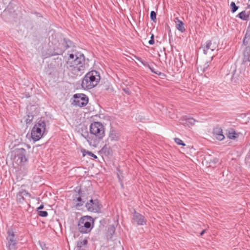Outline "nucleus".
<instances>
[{"label":"nucleus","instance_id":"obj_1","mask_svg":"<svg viewBox=\"0 0 250 250\" xmlns=\"http://www.w3.org/2000/svg\"><path fill=\"white\" fill-rule=\"evenodd\" d=\"M88 64L85 62L83 54L80 53L69 54L66 67L72 77L81 76L88 68Z\"/></svg>","mask_w":250,"mask_h":250},{"label":"nucleus","instance_id":"obj_2","mask_svg":"<svg viewBox=\"0 0 250 250\" xmlns=\"http://www.w3.org/2000/svg\"><path fill=\"white\" fill-rule=\"evenodd\" d=\"M101 77L99 73L95 70L89 71L84 76L82 83V86L84 89H90L99 83Z\"/></svg>","mask_w":250,"mask_h":250},{"label":"nucleus","instance_id":"obj_3","mask_svg":"<svg viewBox=\"0 0 250 250\" xmlns=\"http://www.w3.org/2000/svg\"><path fill=\"white\" fill-rule=\"evenodd\" d=\"M93 226V220L90 216H83L81 217L78 223V229L82 233H89Z\"/></svg>","mask_w":250,"mask_h":250},{"label":"nucleus","instance_id":"obj_4","mask_svg":"<svg viewBox=\"0 0 250 250\" xmlns=\"http://www.w3.org/2000/svg\"><path fill=\"white\" fill-rule=\"evenodd\" d=\"M46 131V123L44 121L40 120L34 125L31 130V135L35 142L39 141Z\"/></svg>","mask_w":250,"mask_h":250},{"label":"nucleus","instance_id":"obj_5","mask_svg":"<svg viewBox=\"0 0 250 250\" xmlns=\"http://www.w3.org/2000/svg\"><path fill=\"white\" fill-rule=\"evenodd\" d=\"M26 151L23 148H16L12 152L13 161L18 165H21L27 161L26 156Z\"/></svg>","mask_w":250,"mask_h":250},{"label":"nucleus","instance_id":"obj_6","mask_svg":"<svg viewBox=\"0 0 250 250\" xmlns=\"http://www.w3.org/2000/svg\"><path fill=\"white\" fill-rule=\"evenodd\" d=\"M90 132L98 139H102L104 136V127L102 124L98 122L92 123L90 126Z\"/></svg>","mask_w":250,"mask_h":250},{"label":"nucleus","instance_id":"obj_7","mask_svg":"<svg viewBox=\"0 0 250 250\" xmlns=\"http://www.w3.org/2000/svg\"><path fill=\"white\" fill-rule=\"evenodd\" d=\"M6 247L8 250H16L18 241L15 237V233L12 229H8L7 231Z\"/></svg>","mask_w":250,"mask_h":250},{"label":"nucleus","instance_id":"obj_8","mask_svg":"<svg viewBox=\"0 0 250 250\" xmlns=\"http://www.w3.org/2000/svg\"><path fill=\"white\" fill-rule=\"evenodd\" d=\"M217 47L218 45L217 43L212 42L210 40L207 41L206 43L201 46L204 53L206 55H211V53L215 50H218Z\"/></svg>","mask_w":250,"mask_h":250},{"label":"nucleus","instance_id":"obj_9","mask_svg":"<svg viewBox=\"0 0 250 250\" xmlns=\"http://www.w3.org/2000/svg\"><path fill=\"white\" fill-rule=\"evenodd\" d=\"M85 207L88 211L94 212H98L101 209L100 204L97 199H91L86 204Z\"/></svg>","mask_w":250,"mask_h":250},{"label":"nucleus","instance_id":"obj_10","mask_svg":"<svg viewBox=\"0 0 250 250\" xmlns=\"http://www.w3.org/2000/svg\"><path fill=\"white\" fill-rule=\"evenodd\" d=\"M74 97L75 99L74 103L77 106L83 107L85 106L88 103V97L84 94H75Z\"/></svg>","mask_w":250,"mask_h":250},{"label":"nucleus","instance_id":"obj_11","mask_svg":"<svg viewBox=\"0 0 250 250\" xmlns=\"http://www.w3.org/2000/svg\"><path fill=\"white\" fill-rule=\"evenodd\" d=\"M132 222L138 225H144L146 222V219L144 216L134 211L132 214Z\"/></svg>","mask_w":250,"mask_h":250},{"label":"nucleus","instance_id":"obj_12","mask_svg":"<svg viewBox=\"0 0 250 250\" xmlns=\"http://www.w3.org/2000/svg\"><path fill=\"white\" fill-rule=\"evenodd\" d=\"M213 133L214 136L220 141L223 140L225 136L223 134V130L220 127L217 126L213 129Z\"/></svg>","mask_w":250,"mask_h":250},{"label":"nucleus","instance_id":"obj_13","mask_svg":"<svg viewBox=\"0 0 250 250\" xmlns=\"http://www.w3.org/2000/svg\"><path fill=\"white\" fill-rule=\"evenodd\" d=\"M174 21L175 22L176 27L177 30L182 33L185 31L186 29L184 26V23L182 21L180 20L178 18H175Z\"/></svg>","mask_w":250,"mask_h":250},{"label":"nucleus","instance_id":"obj_14","mask_svg":"<svg viewBox=\"0 0 250 250\" xmlns=\"http://www.w3.org/2000/svg\"><path fill=\"white\" fill-rule=\"evenodd\" d=\"M243 62H250V47L247 46L243 52Z\"/></svg>","mask_w":250,"mask_h":250},{"label":"nucleus","instance_id":"obj_15","mask_svg":"<svg viewBox=\"0 0 250 250\" xmlns=\"http://www.w3.org/2000/svg\"><path fill=\"white\" fill-rule=\"evenodd\" d=\"M81 191L80 190L79 191L78 194H76L75 196H73V201L75 202H79L78 203L76 204V206L77 207H79L82 206H83V202H82V200L81 198Z\"/></svg>","mask_w":250,"mask_h":250},{"label":"nucleus","instance_id":"obj_16","mask_svg":"<svg viewBox=\"0 0 250 250\" xmlns=\"http://www.w3.org/2000/svg\"><path fill=\"white\" fill-rule=\"evenodd\" d=\"M142 63L145 66L148 67L151 72L154 73L158 75L159 76H164V74L163 73H161V72L159 71H156L155 70L154 68L153 67H151L147 62H142Z\"/></svg>","mask_w":250,"mask_h":250},{"label":"nucleus","instance_id":"obj_17","mask_svg":"<svg viewBox=\"0 0 250 250\" xmlns=\"http://www.w3.org/2000/svg\"><path fill=\"white\" fill-rule=\"evenodd\" d=\"M238 17L241 20L244 21H248L249 19V15L247 14L245 11H242L238 15Z\"/></svg>","mask_w":250,"mask_h":250},{"label":"nucleus","instance_id":"obj_18","mask_svg":"<svg viewBox=\"0 0 250 250\" xmlns=\"http://www.w3.org/2000/svg\"><path fill=\"white\" fill-rule=\"evenodd\" d=\"M87 244V240L84 239L83 240H80L77 243V247L80 250H81L83 246L86 245Z\"/></svg>","mask_w":250,"mask_h":250},{"label":"nucleus","instance_id":"obj_19","mask_svg":"<svg viewBox=\"0 0 250 250\" xmlns=\"http://www.w3.org/2000/svg\"><path fill=\"white\" fill-rule=\"evenodd\" d=\"M109 139L111 141L117 140L118 139V136L116 135L114 130H111L109 135Z\"/></svg>","mask_w":250,"mask_h":250},{"label":"nucleus","instance_id":"obj_20","mask_svg":"<svg viewBox=\"0 0 250 250\" xmlns=\"http://www.w3.org/2000/svg\"><path fill=\"white\" fill-rule=\"evenodd\" d=\"M231 10L232 13L235 12L238 9V6H236L234 2H231L230 3Z\"/></svg>","mask_w":250,"mask_h":250},{"label":"nucleus","instance_id":"obj_21","mask_svg":"<svg viewBox=\"0 0 250 250\" xmlns=\"http://www.w3.org/2000/svg\"><path fill=\"white\" fill-rule=\"evenodd\" d=\"M17 200L20 202H22L24 200V196L22 195L20 191L17 195Z\"/></svg>","mask_w":250,"mask_h":250},{"label":"nucleus","instance_id":"obj_22","mask_svg":"<svg viewBox=\"0 0 250 250\" xmlns=\"http://www.w3.org/2000/svg\"><path fill=\"white\" fill-rule=\"evenodd\" d=\"M175 142L178 145H181L183 146H185L186 145L184 143L183 141L178 138H174Z\"/></svg>","mask_w":250,"mask_h":250},{"label":"nucleus","instance_id":"obj_23","mask_svg":"<svg viewBox=\"0 0 250 250\" xmlns=\"http://www.w3.org/2000/svg\"><path fill=\"white\" fill-rule=\"evenodd\" d=\"M150 19L153 21H155L156 20V14L155 11H152L150 12Z\"/></svg>","mask_w":250,"mask_h":250},{"label":"nucleus","instance_id":"obj_24","mask_svg":"<svg viewBox=\"0 0 250 250\" xmlns=\"http://www.w3.org/2000/svg\"><path fill=\"white\" fill-rule=\"evenodd\" d=\"M38 214L42 217H46L48 215V213L46 211H39Z\"/></svg>","mask_w":250,"mask_h":250},{"label":"nucleus","instance_id":"obj_25","mask_svg":"<svg viewBox=\"0 0 250 250\" xmlns=\"http://www.w3.org/2000/svg\"><path fill=\"white\" fill-rule=\"evenodd\" d=\"M195 122V120L193 118H188L187 120V123H188L190 125H194Z\"/></svg>","mask_w":250,"mask_h":250},{"label":"nucleus","instance_id":"obj_26","mask_svg":"<svg viewBox=\"0 0 250 250\" xmlns=\"http://www.w3.org/2000/svg\"><path fill=\"white\" fill-rule=\"evenodd\" d=\"M64 42L65 43V47H66V48L70 47V46L71 44V42L69 40H67L65 39H64Z\"/></svg>","mask_w":250,"mask_h":250},{"label":"nucleus","instance_id":"obj_27","mask_svg":"<svg viewBox=\"0 0 250 250\" xmlns=\"http://www.w3.org/2000/svg\"><path fill=\"white\" fill-rule=\"evenodd\" d=\"M20 191L23 196H29V193H28L26 190L24 189H21V190H20Z\"/></svg>","mask_w":250,"mask_h":250},{"label":"nucleus","instance_id":"obj_28","mask_svg":"<svg viewBox=\"0 0 250 250\" xmlns=\"http://www.w3.org/2000/svg\"><path fill=\"white\" fill-rule=\"evenodd\" d=\"M33 116H29V115H28V118L26 119V124H29L33 120Z\"/></svg>","mask_w":250,"mask_h":250},{"label":"nucleus","instance_id":"obj_29","mask_svg":"<svg viewBox=\"0 0 250 250\" xmlns=\"http://www.w3.org/2000/svg\"><path fill=\"white\" fill-rule=\"evenodd\" d=\"M83 136L87 140L89 144H91V140L88 134H87L86 136L83 135Z\"/></svg>","mask_w":250,"mask_h":250},{"label":"nucleus","instance_id":"obj_30","mask_svg":"<svg viewBox=\"0 0 250 250\" xmlns=\"http://www.w3.org/2000/svg\"><path fill=\"white\" fill-rule=\"evenodd\" d=\"M209 66V63L208 62H207L206 63H205L203 68V71L205 72L206 71H207Z\"/></svg>","mask_w":250,"mask_h":250},{"label":"nucleus","instance_id":"obj_31","mask_svg":"<svg viewBox=\"0 0 250 250\" xmlns=\"http://www.w3.org/2000/svg\"><path fill=\"white\" fill-rule=\"evenodd\" d=\"M86 153L87 154H88L89 156L94 158H97V157L96 155H95L94 154H93L92 152H90V151H87L86 152Z\"/></svg>","mask_w":250,"mask_h":250},{"label":"nucleus","instance_id":"obj_32","mask_svg":"<svg viewBox=\"0 0 250 250\" xmlns=\"http://www.w3.org/2000/svg\"><path fill=\"white\" fill-rule=\"evenodd\" d=\"M247 36H248V33H246V35H245V38H244V39L243 40V43L244 44H245V45H246V44H247L248 42V41H247V39L248 38Z\"/></svg>","mask_w":250,"mask_h":250},{"label":"nucleus","instance_id":"obj_33","mask_svg":"<svg viewBox=\"0 0 250 250\" xmlns=\"http://www.w3.org/2000/svg\"><path fill=\"white\" fill-rule=\"evenodd\" d=\"M148 43L150 45H152L154 43V40H153L152 39H150V40L149 41Z\"/></svg>","mask_w":250,"mask_h":250},{"label":"nucleus","instance_id":"obj_34","mask_svg":"<svg viewBox=\"0 0 250 250\" xmlns=\"http://www.w3.org/2000/svg\"><path fill=\"white\" fill-rule=\"evenodd\" d=\"M43 205H41L38 208V210H40V209H42L43 208Z\"/></svg>","mask_w":250,"mask_h":250},{"label":"nucleus","instance_id":"obj_35","mask_svg":"<svg viewBox=\"0 0 250 250\" xmlns=\"http://www.w3.org/2000/svg\"><path fill=\"white\" fill-rule=\"evenodd\" d=\"M206 229H204L203 230H202L201 231V232L200 233V236H202L205 233V232H206Z\"/></svg>","mask_w":250,"mask_h":250},{"label":"nucleus","instance_id":"obj_36","mask_svg":"<svg viewBox=\"0 0 250 250\" xmlns=\"http://www.w3.org/2000/svg\"><path fill=\"white\" fill-rule=\"evenodd\" d=\"M124 90H125V91L126 93H127L128 94H129V92H128L129 90H128V89H124Z\"/></svg>","mask_w":250,"mask_h":250},{"label":"nucleus","instance_id":"obj_37","mask_svg":"<svg viewBox=\"0 0 250 250\" xmlns=\"http://www.w3.org/2000/svg\"><path fill=\"white\" fill-rule=\"evenodd\" d=\"M62 53V51H60V53H55V54H53V55H59V54H60Z\"/></svg>","mask_w":250,"mask_h":250},{"label":"nucleus","instance_id":"obj_38","mask_svg":"<svg viewBox=\"0 0 250 250\" xmlns=\"http://www.w3.org/2000/svg\"><path fill=\"white\" fill-rule=\"evenodd\" d=\"M154 36L153 34H152L150 39H152L153 40H154Z\"/></svg>","mask_w":250,"mask_h":250},{"label":"nucleus","instance_id":"obj_39","mask_svg":"<svg viewBox=\"0 0 250 250\" xmlns=\"http://www.w3.org/2000/svg\"><path fill=\"white\" fill-rule=\"evenodd\" d=\"M213 56H214V55H212V56H211V60H212Z\"/></svg>","mask_w":250,"mask_h":250},{"label":"nucleus","instance_id":"obj_40","mask_svg":"<svg viewBox=\"0 0 250 250\" xmlns=\"http://www.w3.org/2000/svg\"><path fill=\"white\" fill-rule=\"evenodd\" d=\"M243 77V76H241V77L240 78V80H242V78Z\"/></svg>","mask_w":250,"mask_h":250}]
</instances>
